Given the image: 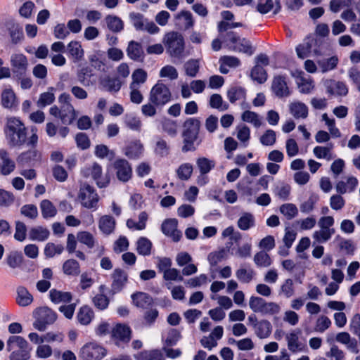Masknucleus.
<instances>
[{
    "label": "nucleus",
    "mask_w": 360,
    "mask_h": 360,
    "mask_svg": "<svg viewBox=\"0 0 360 360\" xmlns=\"http://www.w3.org/2000/svg\"><path fill=\"white\" fill-rule=\"evenodd\" d=\"M133 303L140 308H147L152 303V298L146 293L138 292L131 295Z\"/></svg>",
    "instance_id": "obj_36"
},
{
    "label": "nucleus",
    "mask_w": 360,
    "mask_h": 360,
    "mask_svg": "<svg viewBox=\"0 0 360 360\" xmlns=\"http://www.w3.org/2000/svg\"><path fill=\"white\" fill-rule=\"evenodd\" d=\"M357 179L355 177L350 176L347 179V181H340L337 183L335 188L338 193L344 194L347 192H352L357 185Z\"/></svg>",
    "instance_id": "obj_29"
},
{
    "label": "nucleus",
    "mask_w": 360,
    "mask_h": 360,
    "mask_svg": "<svg viewBox=\"0 0 360 360\" xmlns=\"http://www.w3.org/2000/svg\"><path fill=\"white\" fill-rule=\"evenodd\" d=\"M148 220V214L142 212L139 215V221L136 222L134 219H129L127 221L128 228L134 230H143L146 227V223Z\"/></svg>",
    "instance_id": "obj_50"
},
{
    "label": "nucleus",
    "mask_w": 360,
    "mask_h": 360,
    "mask_svg": "<svg viewBox=\"0 0 360 360\" xmlns=\"http://www.w3.org/2000/svg\"><path fill=\"white\" fill-rule=\"evenodd\" d=\"M162 43L165 46L167 53L172 58L181 60L185 57V40L181 33L175 31L166 33Z\"/></svg>",
    "instance_id": "obj_1"
},
{
    "label": "nucleus",
    "mask_w": 360,
    "mask_h": 360,
    "mask_svg": "<svg viewBox=\"0 0 360 360\" xmlns=\"http://www.w3.org/2000/svg\"><path fill=\"white\" fill-rule=\"evenodd\" d=\"M78 199L84 207L96 210L100 198L92 186L86 183H83L80 185Z\"/></svg>",
    "instance_id": "obj_4"
},
{
    "label": "nucleus",
    "mask_w": 360,
    "mask_h": 360,
    "mask_svg": "<svg viewBox=\"0 0 360 360\" xmlns=\"http://www.w3.org/2000/svg\"><path fill=\"white\" fill-rule=\"evenodd\" d=\"M336 340L345 345L349 350L352 352L357 354L359 352V349L357 348V342L355 339H352L350 337V335L347 332H341L337 334Z\"/></svg>",
    "instance_id": "obj_24"
},
{
    "label": "nucleus",
    "mask_w": 360,
    "mask_h": 360,
    "mask_svg": "<svg viewBox=\"0 0 360 360\" xmlns=\"http://www.w3.org/2000/svg\"><path fill=\"white\" fill-rule=\"evenodd\" d=\"M184 68L186 75L195 77L199 72L200 61L198 59H190L184 63Z\"/></svg>",
    "instance_id": "obj_48"
},
{
    "label": "nucleus",
    "mask_w": 360,
    "mask_h": 360,
    "mask_svg": "<svg viewBox=\"0 0 360 360\" xmlns=\"http://www.w3.org/2000/svg\"><path fill=\"white\" fill-rule=\"evenodd\" d=\"M255 335L260 339L267 338L272 331L271 323L266 319H262L254 324Z\"/></svg>",
    "instance_id": "obj_21"
},
{
    "label": "nucleus",
    "mask_w": 360,
    "mask_h": 360,
    "mask_svg": "<svg viewBox=\"0 0 360 360\" xmlns=\"http://www.w3.org/2000/svg\"><path fill=\"white\" fill-rule=\"evenodd\" d=\"M54 88L50 87L48 91L40 94L37 102V106L44 108L51 105L55 101Z\"/></svg>",
    "instance_id": "obj_44"
},
{
    "label": "nucleus",
    "mask_w": 360,
    "mask_h": 360,
    "mask_svg": "<svg viewBox=\"0 0 360 360\" xmlns=\"http://www.w3.org/2000/svg\"><path fill=\"white\" fill-rule=\"evenodd\" d=\"M99 83L103 89L111 94L118 92L122 86V82L118 77H110L109 76L101 79Z\"/></svg>",
    "instance_id": "obj_17"
},
{
    "label": "nucleus",
    "mask_w": 360,
    "mask_h": 360,
    "mask_svg": "<svg viewBox=\"0 0 360 360\" xmlns=\"http://www.w3.org/2000/svg\"><path fill=\"white\" fill-rule=\"evenodd\" d=\"M154 152L157 155L160 157L167 156L169 153V146L167 142L162 138H158L155 142Z\"/></svg>",
    "instance_id": "obj_55"
},
{
    "label": "nucleus",
    "mask_w": 360,
    "mask_h": 360,
    "mask_svg": "<svg viewBox=\"0 0 360 360\" xmlns=\"http://www.w3.org/2000/svg\"><path fill=\"white\" fill-rule=\"evenodd\" d=\"M335 232V230H327L323 229L315 231L312 234V238L314 240L313 245H314L316 243H323L327 242L328 240H330Z\"/></svg>",
    "instance_id": "obj_42"
},
{
    "label": "nucleus",
    "mask_w": 360,
    "mask_h": 360,
    "mask_svg": "<svg viewBox=\"0 0 360 360\" xmlns=\"http://www.w3.org/2000/svg\"><path fill=\"white\" fill-rule=\"evenodd\" d=\"M68 49L71 56L76 60H79L84 56L81 44L77 41H72L68 45Z\"/></svg>",
    "instance_id": "obj_52"
},
{
    "label": "nucleus",
    "mask_w": 360,
    "mask_h": 360,
    "mask_svg": "<svg viewBox=\"0 0 360 360\" xmlns=\"http://www.w3.org/2000/svg\"><path fill=\"white\" fill-rule=\"evenodd\" d=\"M227 96L231 103L245 98V90L242 87H231L227 92Z\"/></svg>",
    "instance_id": "obj_60"
},
{
    "label": "nucleus",
    "mask_w": 360,
    "mask_h": 360,
    "mask_svg": "<svg viewBox=\"0 0 360 360\" xmlns=\"http://www.w3.org/2000/svg\"><path fill=\"white\" fill-rule=\"evenodd\" d=\"M280 311L281 307L278 304L274 302L265 301L261 314L263 316H274L278 314Z\"/></svg>",
    "instance_id": "obj_61"
},
{
    "label": "nucleus",
    "mask_w": 360,
    "mask_h": 360,
    "mask_svg": "<svg viewBox=\"0 0 360 360\" xmlns=\"http://www.w3.org/2000/svg\"><path fill=\"white\" fill-rule=\"evenodd\" d=\"M172 97L169 87L163 82L158 81L150 89L149 101L156 106H162L168 103Z\"/></svg>",
    "instance_id": "obj_6"
},
{
    "label": "nucleus",
    "mask_w": 360,
    "mask_h": 360,
    "mask_svg": "<svg viewBox=\"0 0 360 360\" xmlns=\"http://www.w3.org/2000/svg\"><path fill=\"white\" fill-rule=\"evenodd\" d=\"M131 330L124 324H117L112 330V337L117 340L127 342L131 338Z\"/></svg>",
    "instance_id": "obj_20"
},
{
    "label": "nucleus",
    "mask_w": 360,
    "mask_h": 360,
    "mask_svg": "<svg viewBox=\"0 0 360 360\" xmlns=\"http://www.w3.org/2000/svg\"><path fill=\"white\" fill-rule=\"evenodd\" d=\"M34 316L33 326L39 331L46 330L47 326L53 324L58 317L56 313L47 307L37 309L34 311Z\"/></svg>",
    "instance_id": "obj_5"
},
{
    "label": "nucleus",
    "mask_w": 360,
    "mask_h": 360,
    "mask_svg": "<svg viewBox=\"0 0 360 360\" xmlns=\"http://www.w3.org/2000/svg\"><path fill=\"white\" fill-rule=\"evenodd\" d=\"M105 354V349L102 346L95 342H89L82 347L79 356L84 360H101Z\"/></svg>",
    "instance_id": "obj_8"
},
{
    "label": "nucleus",
    "mask_w": 360,
    "mask_h": 360,
    "mask_svg": "<svg viewBox=\"0 0 360 360\" xmlns=\"http://www.w3.org/2000/svg\"><path fill=\"white\" fill-rule=\"evenodd\" d=\"M210 105L220 111L226 110L229 108V105L224 102L222 97L218 94H214L210 96Z\"/></svg>",
    "instance_id": "obj_57"
},
{
    "label": "nucleus",
    "mask_w": 360,
    "mask_h": 360,
    "mask_svg": "<svg viewBox=\"0 0 360 360\" xmlns=\"http://www.w3.org/2000/svg\"><path fill=\"white\" fill-rule=\"evenodd\" d=\"M32 135L27 138L26 142V147L28 148L27 150L22 152L18 158V162L19 163L25 164L28 163L32 160H37L40 154L37 150V145L38 143V136L37 134L36 129H32Z\"/></svg>",
    "instance_id": "obj_7"
},
{
    "label": "nucleus",
    "mask_w": 360,
    "mask_h": 360,
    "mask_svg": "<svg viewBox=\"0 0 360 360\" xmlns=\"http://www.w3.org/2000/svg\"><path fill=\"white\" fill-rule=\"evenodd\" d=\"M11 65L14 74L23 75L28 67V62L26 56L22 53H14L11 56Z\"/></svg>",
    "instance_id": "obj_12"
},
{
    "label": "nucleus",
    "mask_w": 360,
    "mask_h": 360,
    "mask_svg": "<svg viewBox=\"0 0 360 360\" xmlns=\"http://www.w3.org/2000/svg\"><path fill=\"white\" fill-rule=\"evenodd\" d=\"M143 146L140 141L131 142L125 149V155L129 158H137L143 153Z\"/></svg>",
    "instance_id": "obj_39"
},
{
    "label": "nucleus",
    "mask_w": 360,
    "mask_h": 360,
    "mask_svg": "<svg viewBox=\"0 0 360 360\" xmlns=\"http://www.w3.org/2000/svg\"><path fill=\"white\" fill-rule=\"evenodd\" d=\"M0 159L1 160V172L4 175H8L12 172L15 167V162L9 158L6 150H0Z\"/></svg>",
    "instance_id": "obj_23"
},
{
    "label": "nucleus",
    "mask_w": 360,
    "mask_h": 360,
    "mask_svg": "<svg viewBox=\"0 0 360 360\" xmlns=\"http://www.w3.org/2000/svg\"><path fill=\"white\" fill-rule=\"evenodd\" d=\"M324 86L329 95L344 96L348 93V89L342 82L326 79L324 81Z\"/></svg>",
    "instance_id": "obj_13"
},
{
    "label": "nucleus",
    "mask_w": 360,
    "mask_h": 360,
    "mask_svg": "<svg viewBox=\"0 0 360 360\" xmlns=\"http://www.w3.org/2000/svg\"><path fill=\"white\" fill-rule=\"evenodd\" d=\"M163 131L170 136H175L177 134L176 122L171 119L165 118L161 122Z\"/></svg>",
    "instance_id": "obj_56"
},
{
    "label": "nucleus",
    "mask_w": 360,
    "mask_h": 360,
    "mask_svg": "<svg viewBox=\"0 0 360 360\" xmlns=\"http://www.w3.org/2000/svg\"><path fill=\"white\" fill-rule=\"evenodd\" d=\"M124 124L127 128L132 131H140L142 127L141 120L131 114H127L124 117Z\"/></svg>",
    "instance_id": "obj_49"
},
{
    "label": "nucleus",
    "mask_w": 360,
    "mask_h": 360,
    "mask_svg": "<svg viewBox=\"0 0 360 360\" xmlns=\"http://www.w3.org/2000/svg\"><path fill=\"white\" fill-rule=\"evenodd\" d=\"M176 25L184 30L192 28L194 25V20L191 12L181 11L175 16Z\"/></svg>",
    "instance_id": "obj_19"
},
{
    "label": "nucleus",
    "mask_w": 360,
    "mask_h": 360,
    "mask_svg": "<svg viewBox=\"0 0 360 360\" xmlns=\"http://www.w3.org/2000/svg\"><path fill=\"white\" fill-rule=\"evenodd\" d=\"M251 78L257 81L259 84H262L266 81L267 75L265 70L260 65H255L251 71Z\"/></svg>",
    "instance_id": "obj_58"
},
{
    "label": "nucleus",
    "mask_w": 360,
    "mask_h": 360,
    "mask_svg": "<svg viewBox=\"0 0 360 360\" xmlns=\"http://www.w3.org/2000/svg\"><path fill=\"white\" fill-rule=\"evenodd\" d=\"M98 226L100 230L105 234L111 233L115 226L114 218L109 215H104L99 219Z\"/></svg>",
    "instance_id": "obj_38"
},
{
    "label": "nucleus",
    "mask_w": 360,
    "mask_h": 360,
    "mask_svg": "<svg viewBox=\"0 0 360 360\" xmlns=\"http://www.w3.org/2000/svg\"><path fill=\"white\" fill-rule=\"evenodd\" d=\"M77 117V112L72 104L61 105L60 120L63 124H72Z\"/></svg>",
    "instance_id": "obj_25"
},
{
    "label": "nucleus",
    "mask_w": 360,
    "mask_h": 360,
    "mask_svg": "<svg viewBox=\"0 0 360 360\" xmlns=\"http://www.w3.org/2000/svg\"><path fill=\"white\" fill-rule=\"evenodd\" d=\"M300 330H294L285 335L288 349L292 353H297L305 349L306 345L300 340Z\"/></svg>",
    "instance_id": "obj_14"
},
{
    "label": "nucleus",
    "mask_w": 360,
    "mask_h": 360,
    "mask_svg": "<svg viewBox=\"0 0 360 360\" xmlns=\"http://www.w3.org/2000/svg\"><path fill=\"white\" fill-rule=\"evenodd\" d=\"M63 271L65 275L77 276L80 274V265L77 260L69 259L63 263Z\"/></svg>",
    "instance_id": "obj_35"
},
{
    "label": "nucleus",
    "mask_w": 360,
    "mask_h": 360,
    "mask_svg": "<svg viewBox=\"0 0 360 360\" xmlns=\"http://www.w3.org/2000/svg\"><path fill=\"white\" fill-rule=\"evenodd\" d=\"M193 173V166L189 163L182 164L176 170L178 177L181 180L186 181L190 179Z\"/></svg>",
    "instance_id": "obj_63"
},
{
    "label": "nucleus",
    "mask_w": 360,
    "mask_h": 360,
    "mask_svg": "<svg viewBox=\"0 0 360 360\" xmlns=\"http://www.w3.org/2000/svg\"><path fill=\"white\" fill-rule=\"evenodd\" d=\"M77 240L89 248H93L95 247L96 241L92 233L88 231H79L77 234Z\"/></svg>",
    "instance_id": "obj_45"
},
{
    "label": "nucleus",
    "mask_w": 360,
    "mask_h": 360,
    "mask_svg": "<svg viewBox=\"0 0 360 360\" xmlns=\"http://www.w3.org/2000/svg\"><path fill=\"white\" fill-rule=\"evenodd\" d=\"M82 172L86 177L91 176L100 188L105 187L109 183L107 177L102 178V168L97 163H94L91 167L84 169Z\"/></svg>",
    "instance_id": "obj_11"
},
{
    "label": "nucleus",
    "mask_w": 360,
    "mask_h": 360,
    "mask_svg": "<svg viewBox=\"0 0 360 360\" xmlns=\"http://www.w3.org/2000/svg\"><path fill=\"white\" fill-rule=\"evenodd\" d=\"M162 231L165 235L172 237L175 242L181 238V234L177 230V221L174 219L165 220L162 224Z\"/></svg>",
    "instance_id": "obj_16"
},
{
    "label": "nucleus",
    "mask_w": 360,
    "mask_h": 360,
    "mask_svg": "<svg viewBox=\"0 0 360 360\" xmlns=\"http://www.w3.org/2000/svg\"><path fill=\"white\" fill-rule=\"evenodd\" d=\"M227 40L232 44L230 47L234 51L242 52L249 56L254 52L250 42L245 38H241L236 33L229 32L226 34Z\"/></svg>",
    "instance_id": "obj_9"
},
{
    "label": "nucleus",
    "mask_w": 360,
    "mask_h": 360,
    "mask_svg": "<svg viewBox=\"0 0 360 360\" xmlns=\"http://www.w3.org/2000/svg\"><path fill=\"white\" fill-rule=\"evenodd\" d=\"M49 296L51 300L56 304H59L60 302L69 303L72 300V295L70 292H63L56 289L50 290Z\"/></svg>",
    "instance_id": "obj_32"
},
{
    "label": "nucleus",
    "mask_w": 360,
    "mask_h": 360,
    "mask_svg": "<svg viewBox=\"0 0 360 360\" xmlns=\"http://www.w3.org/2000/svg\"><path fill=\"white\" fill-rule=\"evenodd\" d=\"M279 211L288 220L292 219L298 214V209L292 203L283 204L280 206Z\"/></svg>",
    "instance_id": "obj_46"
},
{
    "label": "nucleus",
    "mask_w": 360,
    "mask_h": 360,
    "mask_svg": "<svg viewBox=\"0 0 360 360\" xmlns=\"http://www.w3.org/2000/svg\"><path fill=\"white\" fill-rule=\"evenodd\" d=\"M318 65L321 70L322 72H326L332 70L337 67L338 63V58L337 56H332L330 58L319 60L317 62Z\"/></svg>",
    "instance_id": "obj_51"
},
{
    "label": "nucleus",
    "mask_w": 360,
    "mask_h": 360,
    "mask_svg": "<svg viewBox=\"0 0 360 360\" xmlns=\"http://www.w3.org/2000/svg\"><path fill=\"white\" fill-rule=\"evenodd\" d=\"M112 290L114 292H120L127 282V274L120 269L114 270L112 274Z\"/></svg>",
    "instance_id": "obj_18"
},
{
    "label": "nucleus",
    "mask_w": 360,
    "mask_h": 360,
    "mask_svg": "<svg viewBox=\"0 0 360 360\" xmlns=\"http://www.w3.org/2000/svg\"><path fill=\"white\" fill-rule=\"evenodd\" d=\"M16 301L20 306L26 307L32 302L33 297L27 288L20 286L17 288Z\"/></svg>",
    "instance_id": "obj_37"
},
{
    "label": "nucleus",
    "mask_w": 360,
    "mask_h": 360,
    "mask_svg": "<svg viewBox=\"0 0 360 360\" xmlns=\"http://www.w3.org/2000/svg\"><path fill=\"white\" fill-rule=\"evenodd\" d=\"M40 207L42 216L44 218L53 217L56 215L57 211L53 203L49 200H44L41 202Z\"/></svg>",
    "instance_id": "obj_54"
},
{
    "label": "nucleus",
    "mask_w": 360,
    "mask_h": 360,
    "mask_svg": "<svg viewBox=\"0 0 360 360\" xmlns=\"http://www.w3.org/2000/svg\"><path fill=\"white\" fill-rule=\"evenodd\" d=\"M6 136L8 143L13 147H20L27 141L25 127L16 117H10L7 120Z\"/></svg>",
    "instance_id": "obj_2"
},
{
    "label": "nucleus",
    "mask_w": 360,
    "mask_h": 360,
    "mask_svg": "<svg viewBox=\"0 0 360 360\" xmlns=\"http://www.w3.org/2000/svg\"><path fill=\"white\" fill-rule=\"evenodd\" d=\"M127 56L134 60H139L143 56V51L140 43L130 41L127 48Z\"/></svg>",
    "instance_id": "obj_27"
},
{
    "label": "nucleus",
    "mask_w": 360,
    "mask_h": 360,
    "mask_svg": "<svg viewBox=\"0 0 360 360\" xmlns=\"http://www.w3.org/2000/svg\"><path fill=\"white\" fill-rule=\"evenodd\" d=\"M259 141L263 146H273L276 141V132L272 129L266 130L265 132L261 136Z\"/></svg>",
    "instance_id": "obj_64"
},
{
    "label": "nucleus",
    "mask_w": 360,
    "mask_h": 360,
    "mask_svg": "<svg viewBox=\"0 0 360 360\" xmlns=\"http://www.w3.org/2000/svg\"><path fill=\"white\" fill-rule=\"evenodd\" d=\"M1 103L6 108H12L16 105V96L12 89H6L2 91Z\"/></svg>",
    "instance_id": "obj_34"
},
{
    "label": "nucleus",
    "mask_w": 360,
    "mask_h": 360,
    "mask_svg": "<svg viewBox=\"0 0 360 360\" xmlns=\"http://www.w3.org/2000/svg\"><path fill=\"white\" fill-rule=\"evenodd\" d=\"M333 144L329 143L326 146H316L313 149L314 155L319 159H325L330 161L333 158Z\"/></svg>",
    "instance_id": "obj_33"
},
{
    "label": "nucleus",
    "mask_w": 360,
    "mask_h": 360,
    "mask_svg": "<svg viewBox=\"0 0 360 360\" xmlns=\"http://www.w3.org/2000/svg\"><path fill=\"white\" fill-rule=\"evenodd\" d=\"M117 179L122 181H128L132 176V169L129 163L124 159H118L113 163Z\"/></svg>",
    "instance_id": "obj_10"
},
{
    "label": "nucleus",
    "mask_w": 360,
    "mask_h": 360,
    "mask_svg": "<svg viewBox=\"0 0 360 360\" xmlns=\"http://www.w3.org/2000/svg\"><path fill=\"white\" fill-rule=\"evenodd\" d=\"M297 85L302 94H309L314 89V81L311 78L300 77L297 81Z\"/></svg>",
    "instance_id": "obj_59"
},
{
    "label": "nucleus",
    "mask_w": 360,
    "mask_h": 360,
    "mask_svg": "<svg viewBox=\"0 0 360 360\" xmlns=\"http://www.w3.org/2000/svg\"><path fill=\"white\" fill-rule=\"evenodd\" d=\"M151 248L152 243L150 240L145 237L140 238L136 242V251L141 255H149Z\"/></svg>",
    "instance_id": "obj_47"
},
{
    "label": "nucleus",
    "mask_w": 360,
    "mask_h": 360,
    "mask_svg": "<svg viewBox=\"0 0 360 360\" xmlns=\"http://www.w3.org/2000/svg\"><path fill=\"white\" fill-rule=\"evenodd\" d=\"M272 91L279 98L288 97L290 92L285 82V78L281 75L275 76L271 84Z\"/></svg>",
    "instance_id": "obj_15"
},
{
    "label": "nucleus",
    "mask_w": 360,
    "mask_h": 360,
    "mask_svg": "<svg viewBox=\"0 0 360 360\" xmlns=\"http://www.w3.org/2000/svg\"><path fill=\"white\" fill-rule=\"evenodd\" d=\"M29 236L31 240L43 241L48 238L49 231L42 226L34 227L30 229Z\"/></svg>",
    "instance_id": "obj_43"
},
{
    "label": "nucleus",
    "mask_w": 360,
    "mask_h": 360,
    "mask_svg": "<svg viewBox=\"0 0 360 360\" xmlns=\"http://www.w3.org/2000/svg\"><path fill=\"white\" fill-rule=\"evenodd\" d=\"M254 262L259 267H268L271 264L270 256L263 251L257 252L254 256Z\"/></svg>",
    "instance_id": "obj_62"
},
{
    "label": "nucleus",
    "mask_w": 360,
    "mask_h": 360,
    "mask_svg": "<svg viewBox=\"0 0 360 360\" xmlns=\"http://www.w3.org/2000/svg\"><path fill=\"white\" fill-rule=\"evenodd\" d=\"M107 27L115 33L120 32L124 29V22L120 18L114 15H108L105 18Z\"/></svg>",
    "instance_id": "obj_26"
},
{
    "label": "nucleus",
    "mask_w": 360,
    "mask_h": 360,
    "mask_svg": "<svg viewBox=\"0 0 360 360\" xmlns=\"http://www.w3.org/2000/svg\"><path fill=\"white\" fill-rule=\"evenodd\" d=\"M255 225V219L254 215L250 212L243 213L237 221L238 227L243 231L248 230Z\"/></svg>",
    "instance_id": "obj_30"
},
{
    "label": "nucleus",
    "mask_w": 360,
    "mask_h": 360,
    "mask_svg": "<svg viewBox=\"0 0 360 360\" xmlns=\"http://www.w3.org/2000/svg\"><path fill=\"white\" fill-rule=\"evenodd\" d=\"M289 110L295 119H305L308 116V107L300 101L290 103Z\"/></svg>",
    "instance_id": "obj_22"
},
{
    "label": "nucleus",
    "mask_w": 360,
    "mask_h": 360,
    "mask_svg": "<svg viewBox=\"0 0 360 360\" xmlns=\"http://www.w3.org/2000/svg\"><path fill=\"white\" fill-rule=\"evenodd\" d=\"M241 119L245 122L253 124L255 127H259L262 125L259 115L253 111L245 110L241 115Z\"/></svg>",
    "instance_id": "obj_53"
},
{
    "label": "nucleus",
    "mask_w": 360,
    "mask_h": 360,
    "mask_svg": "<svg viewBox=\"0 0 360 360\" xmlns=\"http://www.w3.org/2000/svg\"><path fill=\"white\" fill-rule=\"evenodd\" d=\"M148 78V74L142 68L136 69L131 74V82L129 86L139 87L143 84Z\"/></svg>",
    "instance_id": "obj_40"
},
{
    "label": "nucleus",
    "mask_w": 360,
    "mask_h": 360,
    "mask_svg": "<svg viewBox=\"0 0 360 360\" xmlns=\"http://www.w3.org/2000/svg\"><path fill=\"white\" fill-rule=\"evenodd\" d=\"M183 127L182 137L184 145L181 150L184 153L194 150L195 149L194 142L198 137L200 122L197 118H188L184 122Z\"/></svg>",
    "instance_id": "obj_3"
},
{
    "label": "nucleus",
    "mask_w": 360,
    "mask_h": 360,
    "mask_svg": "<svg viewBox=\"0 0 360 360\" xmlns=\"http://www.w3.org/2000/svg\"><path fill=\"white\" fill-rule=\"evenodd\" d=\"M94 317V313L91 308L88 306L82 307L77 314V319L82 325H89Z\"/></svg>",
    "instance_id": "obj_28"
},
{
    "label": "nucleus",
    "mask_w": 360,
    "mask_h": 360,
    "mask_svg": "<svg viewBox=\"0 0 360 360\" xmlns=\"http://www.w3.org/2000/svg\"><path fill=\"white\" fill-rule=\"evenodd\" d=\"M27 342L22 337L18 335L9 337L6 342V347L8 352H13L18 349L27 348Z\"/></svg>",
    "instance_id": "obj_31"
},
{
    "label": "nucleus",
    "mask_w": 360,
    "mask_h": 360,
    "mask_svg": "<svg viewBox=\"0 0 360 360\" xmlns=\"http://www.w3.org/2000/svg\"><path fill=\"white\" fill-rule=\"evenodd\" d=\"M255 272L253 269H246L243 266H240L236 271V276L237 279L243 283H249L255 278Z\"/></svg>",
    "instance_id": "obj_41"
}]
</instances>
